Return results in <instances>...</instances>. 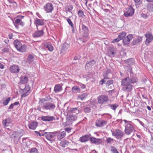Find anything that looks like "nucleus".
<instances>
[{"label": "nucleus", "instance_id": "nucleus-42", "mask_svg": "<svg viewBox=\"0 0 153 153\" xmlns=\"http://www.w3.org/2000/svg\"><path fill=\"white\" fill-rule=\"evenodd\" d=\"M147 8L149 11L153 12V4H148L147 5Z\"/></svg>", "mask_w": 153, "mask_h": 153}, {"label": "nucleus", "instance_id": "nucleus-64", "mask_svg": "<svg viewBox=\"0 0 153 153\" xmlns=\"http://www.w3.org/2000/svg\"><path fill=\"white\" fill-rule=\"evenodd\" d=\"M79 41H80V42H82V43H84L85 42V40L83 38H80L79 39Z\"/></svg>", "mask_w": 153, "mask_h": 153}, {"label": "nucleus", "instance_id": "nucleus-63", "mask_svg": "<svg viewBox=\"0 0 153 153\" xmlns=\"http://www.w3.org/2000/svg\"><path fill=\"white\" fill-rule=\"evenodd\" d=\"M80 86L82 89H84L85 88V85L84 84H80Z\"/></svg>", "mask_w": 153, "mask_h": 153}, {"label": "nucleus", "instance_id": "nucleus-26", "mask_svg": "<svg viewBox=\"0 0 153 153\" xmlns=\"http://www.w3.org/2000/svg\"><path fill=\"white\" fill-rule=\"evenodd\" d=\"M12 121V120L10 118H7L2 121V124L4 127L6 128V127L9 126L10 124L11 123Z\"/></svg>", "mask_w": 153, "mask_h": 153}, {"label": "nucleus", "instance_id": "nucleus-34", "mask_svg": "<svg viewBox=\"0 0 153 153\" xmlns=\"http://www.w3.org/2000/svg\"><path fill=\"white\" fill-rule=\"evenodd\" d=\"M34 59V56L31 54H30L27 59L26 62L30 64L33 61Z\"/></svg>", "mask_w": 153, "mask_h": 153}, {"label": "nucleus", "instance_id": "nucleus-6", "mask_svg": "<svg viewBox=\"0 0 153 153\" xmlns=\"http://www.w3.org/2000/svg\"><path fill=\"white\" fill-rule=\"evenodd\" d=\"M30 87L28 86H25V88L24 89H21L20 91V94L22 95L21 97H25L27 96L30 94L29 92Z\"/></svg>", "mask_w": 153, "mask_h": 153}, {"label": "nucleus", "instance_id": "nucleus-36", "mask_svg": "<svg viewBox=\"0 0 153 153\" xmlns=\"http://www.w3.org/2000/svg\"><path fill=\"white\" fill-rule=\"evenodd\" d=\"M88 93H85L81 94H80L78 95V98L79 99H81L82 100H83L86 98L88 95Z\"/></svg>", "mask_w": 153, "mask_h": 153}, {"label": "nucleus", "instance_id": "nucleus-25", "mask_svg": "<svg viewBox=\"0 0 153 153\" xmlns=\"http://www.w3.org/2000/svg\"><path fill=\"white\" fill-rule=\"evenodd\" d=\"M96 63V61L93 60L91 61H87L86 63V64L85 66V68H91L94 66Z\"/></svg>", "mask_w": 153, "mask_h": 153}, {"label": "nucleus", "instance_id": "nucleus-17", "mask_svg": "<svg viewBox=\"0 0 153 153\" xmlns=\"http://www.w3.org/2000/svg\"><path fill=\"white\" fill-rule=\"evenodd\" d=\"M41 120L45 121L50 122L53 120H55V117L54 116H43L41 117Z\"/></svg>", "mask_w": 153, "mask_h": 153}, {"label": "nucleus", "instance_id": "nucleus-35", "mask_svg": "<svg viewBox=\"0 0 153 153\" xmlns=\"http://www.w3.org/2000/svg\"><path fill=\"white\" fill-rule=\"evenodd\" d=\"M69 142L67 140H65L62 141L60 143V145L62 147H65L68 146V145Z\"/></svg>", "mask_w": 153, "mask_h": 153}, {"label": "nucleus", "instance_id": "nucleus-9", "mask_svg": "<svg viewBox=\"0 0 153 153\" xmlns=\"http://www.w3.org/2000/svg\"><path fill=\"white\" fill-rule=\"evenodd\" d=\"M112 134L114 136H115L117 139L121 138L124 135L123 132L119 129H116L114 132H112Z\"/></svg>", "mask_w": 153, "mask_h": 153}, {"label": "nucleus", "instance_id": "nucleus-39", "mask_svg": "<svg viewBox=\"0 0 153 153\" xmlns=\"http://www.w3.org/2000/svg\"><path fill=\"white\" fill-rule=\"evenodd\" d=\"M28 152L30 153H38V151L36 148H33L28 149Z\"/></svg>", "mask_w": 153, "mask_h": 153}, {"label": "nucleus", "instance_id": "nucleus-46", "mask_svg": "<svg viewBox=\"0 0 153 153\" xmlns=\"http://www.w3.org/2000/svg\"><path fill=\"white\" fill-rule=\"evenodd\" d=\"M146 38L152 41L153 39V36L151 34L149 33L146 35Z\"/></svg>", "mask_w": 153, "mask_h": 153}, {"label": "nucleus", "instance_id": "nucleus-18", "mask_svg": "<svg viewBox=\"0 0 153 153\" xmlns=\"http://www.w3.org/2000/svg\"><path fill=\"white\" fill-rule=\"evenodd\" d=\"M70 47L69 45L66 43L63 44L62 46L61 49V53H64L66 52Z\"/></svg>", "mask_w": 153, "mask_h": 153}, {"label": "nucleus", "instance_id": "nucleus-32", "mask_svg": "<svg viewBox=\"0 0 153 153\" xmlns=\"http://www.w3.org/2000/svg\"><path fill=\"white\" fill-rule=\"evenodd\" d=\"M26 49L27 46L26 45H22L17 50L20 52L23 53L26 51Z\"/></svg>", "mask_w": 153, "mask_h": 153}, {"label": "nucleus", "instance_id": "nucleus-38", "mask_svg": "<svg viewBox=\"0 0 153 153\" xmlns=\"http://www.w3.org/2000/svg\"><path fill=\"white\" fill-rule=\"evenodd\" d=\"M126 34V32H123L119 33L118 37L119 39H120V40L123 39L125 37Z\"/></svg>", "mask_w": 153, "mask_h": 153}, {"label": "nucleus", "instance_id": "nucleus-52", "mask_svg": "<svg viewBox=\"0 0 153 153\" xmlns=\"http://www.w3.org/2000/svg\"><path fill=\"white\" fill-rule=\"evenodd\" d=\"M67 20L68 23V24L71 27H73V25H74V24L72 22H71V20L69 18H68Z\"/></svg>", "mask_w": 153, "mask_h": 153}, {"label": "nucleus", "instance_id": "nucleus-4", "mask_svg": "<svg viewBox=\"0 0 153 153\" xmlns=\"http://www.w3.org/2000/svg\"><path fill=\"white\" fill-rule=\"evenodd\" d=\"M58 132L57 131L48 132L45 135V136L46 138L52 143L55 141L56 136Z\"/></svg>", "mask_w": 153, "mask_h": 153}, {"label": "nucleus", "instance_id": "nucleus-62", "mask_svg": "<svg viewBox=\"0 0 153 153\" xmlns=\"http://www.w3.org/2000/svg\"><path fill=\"white\" fill-rule=\"evenodd\" d=\"M14 105L13 103H12L10 105V106L8 108V109H13L14 108Z\"/></svg>", "mask_w": 153, "mask_h": 153}, {"label": "nucleus", "instance_id": "nucleus-57", "mask_svg": "<svg viewBox=\"0 0 153 153\" xmlns=\"http://www.w3.org/2000/svg\"><path fill=\"white\" fill-rule=\"evenodd\" d=\"M105 82H106V80H105L104 79H102L100 82L99 84L100 85H102L104 83H105Z\"/></svg>", "mask_w": 153, "mask_h": 153}, {"label": "nucleus", "instance_id": "nucleus-23", "mask_svg": "<svg viewBox=\"0 0 153 153\" xmlns=\"http://www.w3.org/2000/svg\"><path fill=\"white\" fill-rule=\"evenodd\" d=\"M65 5L64 8L66 12H70L73 10V7L72 5L70 3H67L65 4Z\"/></svg>", "mask_w": 153, "mask_h": 153}, {"label": "nucleus", "instance_id": "nucleus-53", "mask_svg": "<svg viewBox=\"0 0 153 153\" xmlns=\"http://www.w3.org/2000/svg\"><path fill=\"white\" fill-rule=\"evenodd\" d=\"M114 139L108 138L106 140V142L108 143H111L112 142H113Z\"/></svg>", "mask_w": 153, "mask_h": 153}, {"label": "nucleus", "instance_id": "nucleus-2", "mask_svg": "<svg viewBox=\"0 0 153 153\" xmlns=\"http://www.w3.org/2000/svg\"><path fill=\"white\" fill-rule=\"evenodd\" d=\"M123 121L126 124L125 129V133L128 135H130L134 130L133 126L131 124L132 122L126 120H123Z\"/></svg>", "mask_w": 153, "mask_h": 153}, {"label": "nucleus", "instance_id": "nucleus-45", "mask_svg": "<svg viewBox=\"0 0 153 153\" xmlns=\"http://www.w3.org/2000/svg\"><path fill=\"white\" fill-rule=\"evenodd\" d=\"M111 151L112 153H119L117 149L114 146H111Z\"/></svg>", "mask_w": 153, "mask_h": 153}, {"label": "nucleus", "instance_id": "nucleus-20", "mask_svg": "<svg viewBox=\"0 0 153 153\" xmlns=\"http://www.w3.org/2000/svg\"><path fill=\"white\" fill-rule=\"evenodd\" d=\"M77 116L75 114L72 112H70L69 115L67 117V120L70 122L74 121L77 119Z\"/></svg>", "mask_w": 153, "mask_h": 153}, {"label": "nucleus", "instance_id": "nucleus-3", "mask_svg": "<svg viewBox=\"0 0 153 153\" xmlns=\"http://www.w3.org/2000/svg\"><path fill=\"white\" fill-rule=\"evenodd\" d=\"M125 80L123 79L121 82V85L123 86L122 89L125 92H130L132 89L133 86L131 83L126 81Z\"/></svg>", "mask_w": 153, "mask_h": 153}, {"label": "nucleus", "instance_id": "nucleus-28", "mask_svg": "<svg viewBox=\"0 0 153 153\" xmlns=\"http://www.w3.org/2000/svg\"><path fill=\"white\" fill-rule=\"evenodd\" d=\"M142 40V38L141 37H138L137 38L134 39L132 42V44L133 45H135L140 43Z\"/></svg>", "mask_w": 153, "mask_h": 153}, {"label": "nucleus", "instance_id": "nucleus-44", "mask_svg": "<svg viewBox=\"0 0 153 153\" xmlns=\"http://www.w3.org/2000/svg\"><path fill=\"white\" fill-rule=\"evenodd\" d=\"M114 81L112 79H109L108 80H106L105 84L106 85L109 86V85H112L113 84Z\"/></svg>", "mask_w": 153, "mask_h": 153}, {"label": "nucleus", "instance_id": "nucleus-16", "mask_svg": "<svg viewBox=\"0 0 153 153\" xmlns=\"http://www.w3.org/2000/svg\"><path fill=\"white\" fill-rule=\"evenodd\" d=\"M91 136V135L90 134H85L84 136L80 137L79 140L82 143L87 142L89 140H90V138L91 137H90Z\"/></svg>", "mask_w": 153, "mask_h": 153}, {"label": "nucleus", "instance_id": "nucleus-29", "mask_svg": "<svg viewBox=\"0 0 153 153\" xmlns=\"http://www.w3.org/2000/svg\"><path fill=\"white\" fill-rule=\"evenodd\" d=\"M28 81V78L27 76H22L20 78V81L19 83L25 84L27 83Z\"/></svg>", "mask_w": 153, "mask_h": 153}, {"label": "nucleus", "instance_id": "nucleus-40", "mask_svg": "<svg viewBox=\"0 0 153 153\" xmlns=\"http://www.w3.org/2000/svg\"><path fill=\"white\" fill-rule=\"evenodd\" d=\"M108 53L111 56L114 57L116 53V51L111 49L108 52Z\"/></svg>", "mask_w": 153, "mask_h": 153}, {"label": "nucleus", "instance_id": "nucleus-11", "mask_svg": "<svg viewBox=\"0 0 153 153\" xmlns=\"http://www.w3.org/2000/svg\"><path fill=\"white\" fill-rule=\"evenodd\" d=\"M44 9L47 13L51 12L53 9V4L50 3H47L44 6Z\"/></svg>", "mask_w": 153, "mask_h": 153}, {"label": "nucleus", "instance_id": "nucleus-41", "mask_svg": "<svg viewBox=\"0 0 153 153\" xmlns=\"http://www.w3.org/2000/svg\"><path fill=\"white\" fill-rule=\"evenodd\" d=\"M108 105L111 108L114 110L115 111L116 108L118 106L117 104H109Z\"/></svg>", "mask_w": 153, "mask_h": 153}, {"label": "nucleus", "instance_id": "nucleus-55", "mask_svg": "<svg viewBox=\"0 0 153 153\" xmlns=\"http://www.w3.org/2000/svg\"><path fill=\"white\" fill-rule=\"evenodd\" d=\"M78 108H71L70 110V112H72L74 114V113H75V112H74L75 111H76L77 110Z\"/></svg>", "mask_w": 153, "mask_h": 153}, {"label": "nucleus", "instance_id": "nucleus-56", "mask_svg": "<svg viewBox=\"0 0 153 153\" xmlns=\"http://www.w3.org/2000/svg\"><path fill=\"white\" fill-rule=\"evenodd\" d=\"M21 21V20L20 19H17L15 21V22H14V23H15L16 24H18L20 23V22Z\"/></svg>", "mask_w": 153, "mask_h": 153}, {"label": "nucleus", "instance_id": "nucleus-8", "mask_svg": "<svg viewBox=\"0 0 153 153\" xmlns=\"http://www.w3.org/2000/svg\"><path fill=\"white\" fill-rule=\"evenodd\" d=\"M97 100L98 103L102 104L108 101V97L107 96L102 95L99 96L98 97Z\"/></svg>", "mask_w": 153, "mask_h": 153}, {"label": "nucleus", "instance_id": "nucleus-22", "mask_svg": "<svg viewBox=\"0 0 153 153\" xmlns=\"http://www.w3.org/2000/svg\"><path fill=\"white\" fill-rule=\"evenodd\" d=\"M19 133L17 132H13L12 133V134L11 135V137L13 138L14 140L15 143H17L19 140Z\"/></svg>", "mask_w": 153, "mask_h": 153}, {"label": "nucleus", "instance_id": "nucleus-21", "mask_svg": "<svg viewBox=\"0 0 153 153\" xmlns=\"http://www.w3.org/2000/svg\"><path fill=\"white\" fill-rule=\"evenodd\" d=\"M107 122L103 120H97L96 122V125L99 127H101L106 125Z\"/></svg>", "mask_w": 153, "mask_h": 153}, {"label": "nucleus", "instance_id": "nucleus-19", "mask_svg": "<svg viewBox=\"0 0 153 153\" xmlns=\"http://www.w3.org/2000/svg\"><path fill=\"white\" fill-rule=\"evenodd\" d=\"M34 23L36 26V29L37 30L39 29L38 28V26H42L44 25L43 20L42 19H40L38 18H36V19Z\"/></svg>", "mask_w": 153, "mask_h": 153}, {"label": "nucleus", "instance_id": "nucleus-14", "mask_svg": "<svg viewBox=\"0 0 153 153\" xmlns=\"http://www.w3.org/2000/svg\"><path fill=\"white\" fill-rule=\"evenodd\" d=\"M133 38V35L132 34H128L126 37H125L123 39V42L125 45L129 44L130 41L132 40Z\"/></svg>", "mask_w": 153, "mask_h": 153}, {"label": "nucleus", "instance_id": "nucleus-27", "mask_svg": "<svg viewBox=\"0 0 153 153\" xmlns=\"http://www.w3.org/2000/svg\"><path fill=\"white\" fill-rule=\"evenodd\" d=\"M37 126V123L36 121H33L30 124L28 125L29 129L33 130H35Z\"/></svg>", "mask_w": 153, "mask_h": 153}, {"label": "nucleus", "instance_id": "nucleus-58", "mask_svg": "<svg viewBox=\"0 0 153 153\" xmlns=\"http://www.w3.org/2000/svg\"><path fill=\"white\" fill-rule=\"evenodd\" d=\"M111 73V71L110 69H107L105 72L104 73V74H105L108 75Z\"/></svg>", "mask_w": 153, "mask_h": 153}, {"label": "nucleus", "instance_id": "nucleus-15", "mask_svg": "<svg viewBox=\"0 0 153 153\" xmlns=\"http://www.w3.org/2000/svg\"><path fill=\"white\" fill-rule=\"evenodd\" d=\"M10 71L12 73H17L20 71V68L18 65H14L11 66L10 68Z\"/></svg>", "mask_w": 153, "mask_h": 153}, {"label": "nucleus", "instance_id": "nucleus-30", "mask_svg": "<svg viewBox=\"0 0 153 153\" xmlns=\"http://www.w3.org/2000/svg\"><path fill=\"white\" fill-rule=\"evenodd\" d=\"M62 87L60 85H56L54 88V91L56 93H58L62 90Z\"/></svg>", "mask_w": 153, "mask_h": 153}, {"label": "nucleus", "instance_id": "nucleus-60", "mask_svg": "<svg viewBox=\"0 0 153 153\" xmlns=\"http://www.w3.org/2000/svg\"><path fill=\"white\" fill-rule=\"evenodd\" d=\"M151 41H152L150 40L149 39L146 38L145 41V44L147 45H148Z\"/></svg>", "mask_w": 153, "mask_h": 153}, {"label": "nucleus", "instance_id": "nucleus-59", "mask_svg": "<svg viewBox=\"0 0 153 153\" xmlns=\"http://www.w3.org/2000/svg\"><path fill=\"white\" fill-rule=\"evenodd\" d=\"M108 75L105 74H103V76L104 77V79L105 80L107 79V80H108L109 79V78L108 77Z\"/></svg>", "mask_w": 153, "mask_h": 153}, {"label": "nucleus", "instance_id": "nucleus-49", "mask_svg": "<svg viewBox=\"0 0 153 153\" xmlns=\"http://www.w3.org/2000/svg\"><path fill=\"white\" fill-rule=\"evenodd\" d=\"M78 15L79 17H82L84 16L83 12L81 10H79L78 12Z\"/></svg>", "mask_w": 153, "mask_h": 153}, {"label": "nucleus", "instance_id": "nucleus-10", "mask_svg": "<svg viewBox=\"0 0 153 153\" xmlns=\"http://www.w3.org/2000/svg\"><path fill=\"white\" fill-rule=\"evenodd\" d=\"M82 36L85 38L88 37L89 34V30L87 27L83 24H82Z\"/></svg>", "mask_w": 153, "mask_h": 153}, {"label": "nucleus", "instance_id": "nucleus-47", "mask_svg": "<svg viewBox=\"0 0 153 153\" xmlns=\"http://www.w3.org/2000/svg\"><path fill=\"white\" fill-rule=\"evenodd\" d=\"M10 100V97H9L3 101V104H4V105H6L8 104Z\"/></svg>", "mask_w": 153, "mask_h": 153}, {"label": "nucleus", "instance_id": "nucleus-7", "mask_svg": "<svg viewBox=\"0 0 153 153\" xmlns=\"http://www.w3.org/2000/svg\"><path fill=\"white\" fill-rule=\"evenodd\" d=\"M134 10L132 7H130L126 9V10L124 13L125 16L128 17L132 16L134 13Z\"/></svg>", "mask_w": 153, "mask_h": 153}, {"label": "nucleus", "instance_id": "nucleus-31", "mask_svg": "<svg viewBox=\"0 0 153 153\" xmlns=\"http://www.w3.org/2000/svg\"><path fill=\"white\" fill-rule=\"evenodd\" d=\"M13 45L15 48L17 50L22 45L21 43L18 40L16 39L13 42Z\"/></svg>", "mask_w": 153, "mask_h": 153}, {"label": "nucleus", "instance_id": "nucleus-50", "mask_svg": "<svg viewBox=\"0 0 153 153\" xmlns=\"http://www.w3.org/2000/svg\"><path fill=\"white\" fill-rule=\"evenodd\" d=\"M85 112V113H88L89 112L91 111V109L88 107H85L84 109Z\"/></svg>", "mask_w": 153, "mask_h": 153}, {"label": "nucleus", "instance_id": "nucleus-33", "mask_svg": "<svg viewBox=\"0 0 153 153\" xmlns=\"http://www.w3.org/2000/svg\"><path fill=\"white\" fill-rule=\"evenodd\" d=\"M71 91L72 92L74 93H77L79 92L80 90L78 86L75 85L73 87Z\"/></svg>", "mask_w": 153, "mask_h": 153}, {"label": "nucleus", "instance_id": "nucleus-51", "mask_svg": "<svg viewBox=\"0 0 153 153\" xmlns=\"http://www.w3.org/2000/svg\"><path fill=\"white\" fill-rule=\"evenodd\" d=\"M51 100H52V98L50 96H48L45 98L43 99L42 100V102H43V100L44 101H49Z\"/></svg>", "mask_w": 153, "mask_h": 153}, {"label": "nucleus", "instance_id": "nucleus-13", "mask_svg": "<svg viewBox=\"0 0 153 153\" xmlns=\"http://www.w3.org/2000/svg\"><path fill=\"white\" fill-rule=\"evenodd\" d=\"M90 141L91 143L97 145L101 144L102 142V140L100 139L94 137H91L90 138Z\"/></svg>", "mask_w": 153, "mask_h": 153}, {"label": "nucleus", "instance_id": "nucleus-12", "mask_svg": "<svg viewBox=\"0 0 153 153\" xmlns=\"http://www.w3.org/2000/svg\"><path fill=\"white\" fill-rule=\"evenodd\" d=\"M44 29V28H42L41 30L35 31L32 35L33 36L34 38H38L42 36L44 33L43 31Z\"/></svg>", "mask_w": 153, "mask_h": 153}, {"label": "nucleus", "instance_id": "nucleus-43", "mask_svg": "<svg viewBox=\"0 0 153 153\" xmlns=\"http://www.w3.org/2000/svg\"><path fill=\"white\" fill-rule=\"evenodd\" d=\"M133 61L134 59L132 58H130L125 60V62L127 63L128 65H130L133 62Z\"/></svg>", "mask_w": 153, "mask_h": 153}, {"label": "nucleus", "instance_id": "nucleus-54", "mask_svg": "<svg viewBox=\"0 0 153 153\" xmlns=\"http://www.w3.org/2000/svg\"><path fill=\"white\" fill-rule=\"evenodd\" d=\"M120 40V39H119V38L118 37L116 39H114L112 41V42L113 43H114L115 42H117Z\"/></svg>", "mask_w": 153, "mask_h": 153}, {"label": "nucleus", "instance_id": "nucleus-48", "mask_svg": "<svg viewBox=\"0 0 153 153\" xmlns=\"http://www.w3.org/2000/svg\"><path fill=\"white\" fill-rule=\"evenodd\" d=\"M7 47L8 48V47H10V46L9 45H8L7 46ZM2 51L4 53H8L9 52V50L8 48H4L2 50Z\"/></svg>", "mask_w": 153, "mask_h": 153}, {"label": "nucleus", "instance_id": "nucleus-5", "mask_svg": "<svg viewBox=\"0 0 153 153\" xmlns=\"http://www.w3.org/2000/svg\"><path fill=\"white\" fill-rule=\"evenodd\" d=\"M131 70L130 71V76H128L123 79H126V81L129 82L130 83L134 84L137 82V78L133 74Z\"/></svg>", "mask_w": 153, "mask_h": 153}, {"label": "nucleus", "instance_id": "nucleus-24", "mask_svg": "<svg viewBox=\"0 0 153 153\" xmlns=\"http://www.w3.org/2000/svg\"><path fill=\"white\" fill-rule=\"evenodd\" d=\"M44 47L46 50H48L51 52L53 50V46L49 42L45 43L44 44Z\"/></svg>", "mask_w": 153, "mask_h": 153}, {"label": "nucleus", "instance_id": "nucleus-1", "mask_svg": "<svg viewBox=\"0 0 153 153\" xmlns=\"http://www.w3.org/2000/svg\"><path fill=\"white\" fill-rule=\"evenodd\" d=\"M39 106L37 109L44 113L48 110L52 111L55 108V104L49 102H43L42 100H40L39 102Z\"/></svg>", "mask_w": 153, "mask_h": 153}, {"label": "nucleus", "instance_id": "nucleus-61", "mask_svg": "<svg viewBox=\"0 0 153 153\" xmlns=\"http://www.w3.org/2000/svg\"><path fill=\"white\" fill-rule=\"evenodd\" d=\"M134 2L137 3H138L139 4H142V1L140 0H134Z\"/></svg>", "mask_w": 153, "mask_h": 153}, {"label": "nucleus", "instance_id": "nucleus-37", "mask_svg": "<svg viewBox=\"0 0 153 153\" xmlns=\"http://www.w3.org/2000/svg\"><path fill=\"white\" fill-rule=\"evenodd\" d=\"M65 134L66 133L65 131L62 132L58 134H57V138L59 140H60L63 138L65 136Z\"/></svg>", "mask_w": 153, "mask_h": 153}]
</instances>
